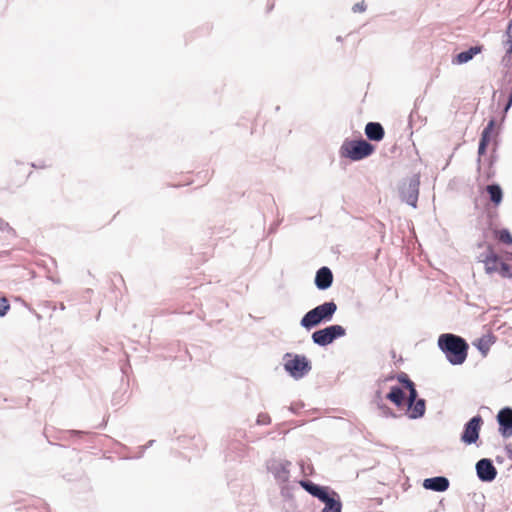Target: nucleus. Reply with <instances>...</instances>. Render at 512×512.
<instances>
[{"label":"nucleus","mask_w":512,"mask_h":512,"mask_svg":"<svg viewBox=\"0 0 512 512\" xmlns=\"http://www.w3.org/2000/svg\"><path fill=\"white\" fill-rule=\"evenodd\" d=\"M438 346L453 365H460L467 358L468 344L459 336L442 334L438 339Z\"/></svg>","instance_id":"obj_1"},{"label":"nucleus","mask_w":512,"mask_h":512,"mask_svg":"<svg viewBox=\"0 0 512 512\" xmlns=\"http://www.w3.org/2000/svg\"><path fill=\"white\" fill-rule=\"evenodd\" d=\"M375 151V147L365 140H345L340 147V155L351 161H360L369 157Z\"/></svg>","instance_id":"obj_2"},{"label":"nucleus","mask_w":512,"mask_h":512,"mask_svg":"<svg viewBox=\"0 0 512 512\" xmlns=\"http://www.w3.org/2000/svg\"><path fill=\"white\" fill-rule=\"evenodd\" d=\"M480 262L487 274L499 273L503 278H512L511 266L501 261L491 245H487L486 252L480 255Z\"/></svg>","instance_id":"obj_3"},{"label":"nucleus","mask_w":512,"mask_h":512,"mask_svg":"<svg viewBox=\"0 0 512 512\" xmlns=\"http://www.w3.org/2000/svg\"><path fill=\"white\" fill-rule=\"evenodd\" d=\"M337 306L334 302H325L307 312L301 320V325L307 329L317 326L323 321L331 320Z\"/></svg>","instance_id":"obj_4"},{"label":"nucleus","mask_w":512,"mask_h":512,"mask_svg":"<svg viewBox=\"0 0 512 512\" xmlns=\"http://www.w3.org/2000/svg\"><path fill=\"white\" fill-rule=\"evenodd\" d=\"M345 333L346 331L341 325H331L315 331L312 334V339L316 344L326 346L332 343L336 338L344 336Z\"/></svg>","instance_id":"obj_5"},{"label":"nucleus","mask_w":512,"mask_h":512,"mask_svg":"<svg viewBox=\"0 0 512 512\" xmlns=\"http://www.w3.org/2000/svg\"><path fill=\"white\" fill-rule=\"evenodd\" d=\"M284 367L295 378L303 377L311 368L305 356L295 355L292 357L290 354H287Z\"/></svg>","instance_id":"obj_6"},{"label":"nucleus","mask_w":512,"mask_h":512,"mask_svg":"<svg viewBox=\"0 0 512 512\" xmlns=\"http://www.w3.org/2000/svg\"><path fill=\"white\" fill-rule=\"evenodd\" d=\"M483 419L480 415L471 418L464 427L463 433L461 434V441L466 445H471L477 442L479 439V433Z\"/></svg>","instance_id":"obj_7"},{"label":"nucleus","mask_w":512,"mask_h":512,"mask_svg":"<svg viewBox=\"0 0 512 512\" xmlns=\"http://www.w3.org/2000/svg\"><path fill=\"white\" fill-rule=\"evenodd\" d=\"M476 471L482 481H492L497 475L496 468L489 459L479 460L476 464Z\"/></svg>","instance_id":"obj_8"},{"label":"nucleus","mask_w":512,"mask_h":512,"mask_svg":"<svg viewBox=\"0 0 512 512\" xmlns=\"http://www.w3.org/2000/svg\"><path fill=\"white\" fill-rule=\"evenodd\" d=\"M497 419L500 425V432L504 437L512 435V409L503 408L499 411Z\"/></svg>","instance_id":"obj_9"},{"label":"nucleus","mask_w":512,"mask_h":512,"mask_svg":"<svg viewBox=\"0 0 512 512\" xmlns=\"http://www.w3.org/2000/svg\"><path fill=\"white\" fill-rule=\"evenodd\" d=\"M300 485L308 493H310L312 496L320 499L321 501L326 500L327 497L330 495L329 492H328V488L327 487L318 486V485L314 484L313 482H311L309 480L301 481Z\"/></svg>","instance_id":"obj_10"},{"label":"nucleus","mask_w":512,"mask_h":512,"mask_svg":"<svg viewBox=\"0 0 512 512\" xmlns=\"http://www.w3.org/2000/svg\"><path fill=\"white\" fill-rule=\"evenodd\" d=\"M333 281V274L331 270L327 267L320 268L315 277V284L316 286L321 289L325 290L329 288Z\"/></svg>","instance_id":"obj_11"},{"label":"nucleus","mask_w":512,"mask_h":512,"mask_svg":"<svg viewBox=\"0 0 512 512\" xmlns=\"http://www.w3.org/2000/svg\"><path fill=\"white\" fill-rule=\"evenodd\" d=\"M365 134L371 141H381L385 136V131L382 125L378 122H369L365 126Z\"/></svg>","instance_id":"obj_12"},{"label":"nucleus","mask_w":512,"mask_h":512,"mask_svg":"<svg viewBox=\"0 0 512 512\" xmlns=\"http://www.w3.org/2000/svg\"><path fill=\"white\" fill-rule=\"evenodd\" d=\"M423 486L426 489H430L437 492L446 491L449 487V481L445 477H433L425 479L423 482Z\"/></svg>","instance_id":"obj_13"},{"label":"nucleus","mask_w":512,"mask_h":512,"mask_svg":"<svg viewBox=\"0 0 512 512\" xmlns=\"http://www.w3.org/2000/svg\"><path fill=\"white\" fill-rule=\"evenodd\" d=\"M493 129H494V121L491 120L488 123V125L484 128V130L482 131V134H481V139H480L479 148H478V153L480 156L484 155L486 152V148L489 145L491 138H492Z\"/></svg>","instance_id":"obj_14"},{"label":"nucleus","mask_w":512,"mask_h":512,"mask_svg":"<svg viewBox=\"0 0 512 512\" xmlns=\"http://www.w3.org/2000/svg\"><path fill=\"white\" fill-rule=\"evenodd\" d=\"M407 400L409 404L408 413L410 418L422 417L425 413V401L423 399H415L414 401H411L409 398Z\"/></svg>","instance_id":"obj_15"},{"label":"nucleus","mask_w":512,"mask_h":512,"mask_svg":"<svg viewBox=\"0 0 512 512\" xmlns=\"http://www.w3.org/2000/svg\"><path fill=\"white\" fill-rule=\"evenodd\" d=\"M418 185V181L410 180L407 185V193L403 191L405 200L407 201L408 204L412 205L413 207L416 206L418 198Z\"/></svg>","instance_id":"obj_16"},{"label":"nucleus","mask_w":512,"mask_h":512,"mask_svg":"<svg viewBox=\"0 0 512 512\" xmlns=\"http://www.w3.org/2000/svg\"><path fill=\"white\" fill-rule=\"evenodd\" d=\"M386 398L394 403L396 406L401 407L405 405V394L400 387H392Z\"/></svg>","instance_id":"obj_17"},{"label":"nucleus","mask_w":512,"mask_h":512,"mask_svg":"<svg viewBox=\"0 0 512 512\" xmlns=\"http://www.w3.org/2000/svg\"><path fill=\"white\" fill-rule=\"evenodd\" d=\"M481 50H482L481 46L471 47L469 50L459 53L456 56L454 63H457V64L466 63V62L470 61L475 55L480 53Z\"/></svg>","instance_id":"obj_18"},{"label":"nucleus","mask_w":512,"mask_h":512,"mask_svg":"<svg viewBox=\"0 0 512 512\" xmlns=\"http://www.w3.org/2000/svg\"><path fill=\"white\" fill-rule=\"evenodd\" d=\"M336 497L337 494L332 492V495H329L326 500L322 501L325 503L322 512H341V503Z\"/></svg>","instance_id":"obj_19"},{"label":"nucleus","mask_w":512,"mask_h":512,"mask_svg":"<svg viewBox=\"0 0 512 512\" xmlns=\"http://www.w3.org/2000/svg\"><path fill=\"white\" fill-rule=\"evenodd\" d=\"M398 381L403 384L404 388L409 392V400L414 401L417 398V391L414 383L408 378L406 373H401L397 377Z\"/></svg>","instance_id":"obj_20"},{"label":"nucleus","mask_w":512,"mask_h":512,"mask_svg":"<svg viewBox=\"0 0 512 512\" xmlns=\"http://www.w3.org/2000/svg\"><path fill=\"white\" fill-rule=\"evenodd\" d=\"M486 191L489 194L490 200L495 206H498L503 198V192L499 185L491 184L486 187Z\"/></svg>","instance_id":"obj_21"},{"label":"nucleus","mask_w":512,"mask_h":512,"mask_svg":"<svg viewBox=\"0 0 512 512\" xmlns=\"http://www.w3.org/2000/svg\"><path fill=\"white\" fill-rule=\"evenodd\" d=\"M492 344L490 336H483L479 338L474 345L481 351V353L486 356L490 346Z\"/></svg>","instance_id":"obj_22"},{"label":"nucleus","mask_w":512,"mask_h":512,"mask_svg":"<svg viewBox=\"0 0 512 512\" xmlns=\"http://www.w3.org/2000/svg\"><path fill=\"white\" fill-rule=\"evenodd\" d=\"M495 237L501 242L506 245H512V235L507 229H501V230H495L494 231Z\"/></svg>","instance_id":"obj_23"},{"label":"nucleus","mask_w":512,"mask_h":512,"mask_svg":"<svg viewBox=\"0 0 512 512\" xmlns=\"http://www.w3.org/2000/svg\"><path fill=\"white\" fill-rule=\"evenodd\" d=\"M9 309H10V304H9L7 298H5V297L0 298V317L5 316Z\"/></svg>","instance_id":"obj_24"},{"label":"nucleus","mask_w":512,"mask_h":512,"mask_svg":"<svg viewBox=\"0 0 512 512\" xmlns=\"http://www.w3.org/2000/svg\"><path fill=\"white\" fill-rule=\"evenodd\" d=\"M366 8H367L366 3L364 1H361V2L354 4V6L352 7V10L355 13H361V12H364L366 10Z\"/></svg>","instance_id":"obj_25"},{"label":"nucleus","mask_w":512,"mask_h":512,"mask_svg":"<svg viewBox=\"0 0 512 512\" xmlns=\"http://www.w3.org/2000/svg\"><path fill=\"white\" fill-rule=\"evenodd\" d=\"M506 33H507V38H512V20L508 24Z\"/></svg>","instance_id":"obj_26"},{"label":"nucleus","mask_w":512,"mask_h":512,"mask_svg":"<svg viewBox=\"0 0 512 512\" xmlns=\"http://www.w3.org/2000/svg\"><path fill=\"white\" fill-rule=\"evenodd\" d=\"M509 48L507 49L508 54H512V38H508Z\"/></svg>","instance_id":"obj_27"}]
</instances>
